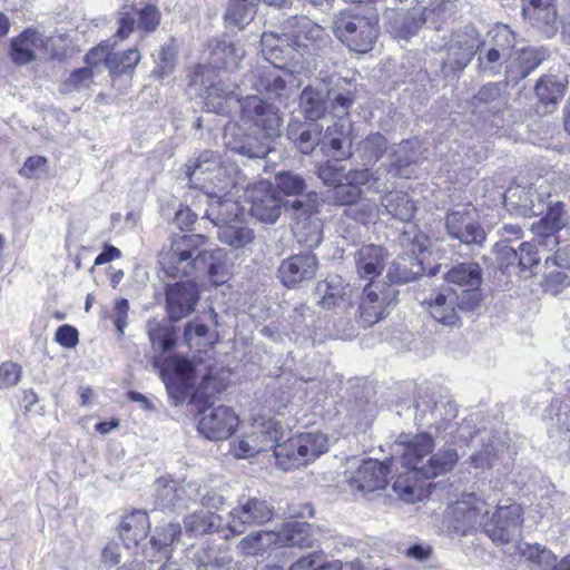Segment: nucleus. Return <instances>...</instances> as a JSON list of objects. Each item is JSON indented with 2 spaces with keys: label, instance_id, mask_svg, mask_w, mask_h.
Listing matches in <instances>:
<instances>
[{
  "label": "nucleus",
  "instance_id": "nucleus-27",
  "mask_svg": "<svg viewBox=\"0 0 570 570\" xmlns=\"http://www.w3.org/2000/svg\"><path fill=\"white\" fill-rule=\"evenodd\" d=\"M318 266L316 255L312 253L296 254L284 259L278 267V277L286 287H295L311 281Z\"/></svg>",
  "mask_w": 570,
  "mask_h": 570
},
{
  "label": "nucleus",
  "instance_id": "nucleus-25",
  "mask_svg": "<svg viewBox=\"0 0 570 570\" xmlns=\"http://www.w3.org/2000/svg\"><path fill=\"white\" fill-rule=\"evenodd\" d=\"M430 315L440 324L454 326L459 323L461 295L452 287H442L424 298Z\"/></svg>",
  "mask_w": 570,
  "mask_h": 570
},
{
  "label": "nucleus",
  "instance_id": "nucleus-12",
  "mask_svg": "<svg viewBox=\"0 0 570 570\" xmlns=\"http://www.w3.org/2000/svg\"><path fill=\"white\" fill-rule=\"evenodd\" d=\"M443 278L448 284L456 285L461 288V309L469 312L475 309L482 299L480 285L483 279L481 266L475 262H462L453 265Z\"/></svg>",
  "mask_w": 570,
  "mask_h": 570
},
{
  "label": "nucleus",
  "instance_id": "nucleus-11",
  "mask_svg": "<svg viewBox=\"0 0 570 570\" xmlns=\"http://www.w3.org/2000/svg\"><path fill=\"white\" fill-rule=\"evenodd\" d=\"M262 53L265 61L284 69V73L294 76L305 70L303 53L297 52L291 39L283 36V30L264 32L261 38Z\"/></svg>",
  "mask_w": 570,
  "mask_h": 570
},
{
  "label": "nucleus",
  "instance_id": "nucleus-23",
  "mask_svg": "<svg viewBox=\"0 0 570 570\" xmlns=\"http://www.w3.org/2000/svg\"><path fill=\"white\" fill-rule=\"evenodd\" d=\"M414 234L411 254L406 256H399L396 261L387 269V278L391 283H409L415 281L423 274L424 268L421 262L414 257L416 250L423 249V240L425 239L422 234L416 232L415 227H411L410 232H404L401 240L407 239V235Z\"/></svg>",
  "mask_w": 570,
  "mask_h": 570
},
{
  "label": "nucleus",
  "instance_id": "nucleus-33",
  "mask_svg": "<svg viewBox=\"0 0 570 570\" xmlns=\"http://www.w3.org/2000/svg\"><path fill=\"white\" fill-rule=\"evenodd\" d=\"M224 158L216 151L204 150L197 157L189 158L184 166L185 176L190 187L197 188L204 185V177H207L216 170Z\"/></svg>",
  "mask_w": 570,
  "mask_h": 570
},
{
  "label": "nucleus",
  "instance_id": "nucleus-35",
  "mask_svg": "<svg viewBox=\"0 0 570 570\" xmlns=\"http://www.w3.org/2000/svg\"><path fill=\"white\" fill-rule=\"evenodd\" d=\"M150 521L146 511L135 510L126 514L119 524V534L127 548H136L146 539Z\"/></svg>",
  "mask_w": 570,
  "mask_h": 570
},
{
  "label": "nucleus",
  "instance_id": "nucleus-59",
  "mask_svg": "<svg viewBox=\"0 0 570 570\" xmlns=\"http://www.w3.org/2000/svg\"><path fill=\"white\" fill-rule=\"evenodd\" d=\"M176 51L171 43H166L154 55L156 67L153 75L163 79L169 76L175 68Z\"/></svg>",
  "mask_w": 570,
  "mask_h": 570
},
{
  "label": "nucleus",
  "instance_id": "nucleus-63",
  "mask_svg": "<svg viewBox=\"0 0 570 570\" xmlns=\"http://www.w3.org/2000/svg\"><path fill=\"white\" fill-rule=\"evenodd\" d=\"M361 189L351 186L346 180H342L328 191L327 199L336 205H353L361 196Z\"/></svg>",
  "mask_w": 570,
  "mask_h": 570
},
{
  "label": "nucleus",
  "instance_id": "nucleus-58",
  "mask_svg": "<svg viewBox=\"0 0 570 570\" xmlns=\"http://www.w3.org/2000/svg\"><path fill=\"white\" fill-rule=\"evenodd\" d=\"M346 216L367 224L374 222L379 217L380 208L377 204L371 199L355 200V203L345 208Z\"/></svg>",
  "mask_w": 570,
  "mask_h": 570
},
{
  "label": "nucleus",
  "instance_id": "nucleus-64",
  "mask_svg": "<svg viewBox=\"0 0 570 570\" xmlns=\"http://www.w3.org/2000/svg\"><path fill=\"white\" fill-rule=\"evenodd\" d=\"M181 534V528L178 523H167L156 528L155 535L150 539V544L156 550L173 544Z\"/></svg>",
  "mask_w": 570,
  "mask_h": 570
},
{
  "label": "nucleus",
  "instance_id": "nucleus-49",
  "mask_svg": "<svg viewBox=\"0 0 570 570\" xmlns=\"http://www.w3.org/2000/svg\"><path fill=\"white\" fill-rule=\"evenodd\" d=\"M275 531H257L244 537L237 548L243 554L258 556L269 546L275 544Z\"/></svg>",
  "mask_w": 570,
  "mask_h": 570
},
{
  "label": "nucleus",
  "instance_id": "nucleus-45",
  "mask_svg": "<svg viewBox=\"0 0 570 570\" xmlns=\"http://www.w3.org/2000/svg\"><path fill=\"white\" fill-rule=\"evenodd\" d=\"M326 91L314 87H306L299 96V107L304 116L314 121L320 119L326 110Z\"/></svg>",
  "mask_w": 570,
  "mask_h": 570
},
{
  "label": "nucleus",
  "instance_id": "nucleus-5",
  "mask_svg": "<svg viewBox=\"0 0 570 570\" xmlns=\"http://www.w3.org/2000/svg\"><path fill=\"white\" fill-rule=\"evenodd\" d=\"M245 200L249 204V214L263 223L274 224L285 206L286 210L293 212L295 219L308 218L314 213V205L302 200L292 202L288 207L283 204L282 198L269 181L261 180L247 187Z\"/></svg>",
  "mask_w": 570,
  "mask_h": 570
},
{
  "label": "nucleus",
  "instance_id": "nucleus-13",
  "mask_svg": "<svg viewBox=\"0 0 570 570\" xmlns=\"http://www.w3.org/2000/svg\"><path fill=\"white\" fill-rule=\"evenodd\" d=\"M523 523V509L517 503L499 505L489 518H484V533L498 544H507L520 535Z\"/></svg>",
  "mask_w": 570,
  "mask_h": 570
},
{
  "label": "nucleus",
  "instance_id": "nucleus-50",
  "mask_svg": "<svg viewBox=\"0 0 570 570\" xmlns=\"http://www.w3.org/2000/svg\"><path fill=\"white\" fill-rule=\"evenodd\" d=\"M535 95L543 104H557L566 92V83L556 76H544L534 88Z\"/></svg>",
  "mask_w": 570,
  "mask_h": 570
},
{
  "label": "nucleus",
  "instance_id": "nucleus-26",
  "mask_svg": "<svg viewBox=\"0 0 570 570\" xmlns=\"http://www.w3.org/2000/svg\"><path fill=\"white\" fill-rule=\"evenodd\" d=\"M50 38L32 28H27L11 39L9 57L16 66H24L38 59L39 52H46Z\"/></svg>",
  "mask_w": 570,
  "mask_h": 570
},
{
  "label": "nucleus",
  "instance_id": "nucleus-61",
  "mask_svg": "<svg viewBox=\"0 0 570 570\" xmlns=\"http://www.w3.org/2000/svg\"><path fill=\"white\" fill-rule=\"evenodd\" d=\"M518 267L521 273L530 272L531 275L538 274L540 257L538 255L537 246L534 243H521L519 245Z\"/></svg>",
  "mask_w": 570,
  "mask_h": 570
},
{
  "label": "nucleus",
  "instance_id": "nucleus-16",
  "mask_svg": "<svg viewBox=\"0 0 570 570\" xmlns=\"http://www.w3.org/2000/svg\"><path fill=\"white\" fill-rule=\"evenodd\" d=\"M275 138L256 129L253 134H246L235 124L226 126L224 134L225 144L232 151L252 159L265 158L273 150Z\"/></svg>",
  "mask_w": 570,
  "mask_h": 570
},
{
  "label": "nucleus",
  "instance_id": "nucleus-52",
  "mask_svg": "<svg viewBox=\"0 0 570 570\" xmlns=\"http://www.w3.org/2000/svg\"><path fill=\"white\" fill-rule=\"evenodd\" d=\"M147 334L154 347L167 352L175 346L176 335L171 326L163 325L156 320L147 323Z\"/></svg>",
  "mask_w": 570,
  "mask_h": 570
},
{
  "label": "nucleus",
  "instance_id": "nucleus-14",
  "mask_svg": "<svg viewBox=\"0 0 570 570\" xmlns=\"http://www.w3.org/2000/svg\"><path fill=\"white\" fill-rule=\"evenodd\" d=\"M237 101L245 124H250L256 130L266 132L267 137H279L283 120L274 106L266 104L257 95L237 98Z\"/></svg>",
  "mask_w": 570,
  "mask_h": 570
},
{
  "label": "nucleus",
  "instance_id": "nucleus-3",
  "mask_svg": "<svg viewBox=\"0 0 570 570\" xmlns=\"http://www.w3.org/2000/svg\"><path fill=\"white\" fill-rule=\"evenodd\" d=\"M416 4L407 10H401L390 16L387 31L396 40L409 41L426 24L430 29L424 39L430 43V37L443 31L451 12L445 0H415Z\"/></svg>",
  "mask_w": 570,
  "mask_h": 570
},
{
  "label": "nucleus",
  "instance_id": "nucleus-7",
  "mask_svg": "<svg viewBox=\"0 0 570 570\" xmlns=\"http://www.w3.org/2000/svg\"><path fill=\"white\" fill-rule=\"evenodd\" d=\"M328 451V438L321 431L303 432L276 448L277 464L291 470L313 462Z\"/></svg>",
  "mask_w": 570,
  "mask_h": 570
},
{
  "label": "nucleus",
  "instance_id": "nucleus-54",
  "mask_svg": "<svg viewBox=\"0 0 570 570\" xmlns=\"http://www.w3.org/2000/svg\"><path fill=\"white\" fill-rule=\"evenodd\" d=\"M396 295L397 292L392 286L384 287L372 281L364 287L360 304H380L387 307L396 298Z\"/></svg>",
  "mask_w": 570,
  "mask_h": 570
},
{
  "label": "nucleus",
  "instance_id": "nucleus-51",
  "mask_svg": "<svg viewBox=\"0 0 570 570\" xmlns=\"http://www.w3.org/2000/svg\"><path fill=\"white\" fill-rule=\"evenodd\" d=\"M439 395L429 389L420 391L415 401L416 417L425 420L430 425L438 424Z\"/></svg>",
  "mask_w": 570,
  "mask_h": 570
},
{
  "label": "nucleus",
  "instance_id": "nucleus-62",
  "mask_svg": "<svg viewBox=\"0 0 570 570\" xmlns=\"http://www.w3.org/2000/svg\"><path fill=\"white\" fill-rule=\"evenodd\" d=\"M184 336L189 346L199 343L213 345L216 341V332H210L203 323H188L185 327Z\"/></svg>",
  "mask_w": 570,
  "mask_h": 570
},
{
  "label": "nucleus",
  "instance_id": "nucleus-19",
  "mask_svg": "<svg viewBox=\"0 0 570 570\" xmlns=\"http://www.w3.org/2000/svg\"><path fill=\"white\" fill-rule=\"evenodd\" d=\"M469 207L451 209L444 217V226L452 239L465 245H482L487 238L483 227L471 216Z\"/></svg>",
  "mask_w": 570,
  "mask_h": 570
},
{
  "label": "nucleus",
  "instance_id": "nucleus-38",
  "mask_svg": "<svg viewBox=\"0 0 570 570\" xmlns=\"http://www.w3.org/2000/svg\"><path fill=\"white\" fill-rule=\"evenodd\" d=\"M416 140L406 139L399 144L391 154L390 171L394 176L411 178L413 175L412 165L416 163Z\"/></svg>",
  "mask_w": 570,
  "mask_h": 570
},
{
  "label": "nucleus",
  "instance_id": "nucleus-4",
  "mask_svg": "<svg viewBox=\"0 0 570 570\" xmlns=\"http://www.w3.org/2000/svg\"><path fill=\"white\" fill-rule=\"evenodd\" d=\"M207 237L200 234L174 236L158 254L160 271L168 277H198L205 266Z\"/></svg>",
  "mask_w": 570,
  "mask_h": 570
},
{
  "label": "nucleus",
  "instance_id": "nucleus-8",
  "mask_svg": "<svg viewBox=\"0 0 570 570\" xmlns=\"http://www.w3.org/2000/svg\"><path fill=\"white\" fill-rule=\"evenodd\" d=\"M377 17L342 11L334 20V33L350 50L365 53L372 49L377 36Z\"/></svg>",
  "mask_w": 570,
  "mask_h": 570
},
{
  "label": "nucleus",
  "instance_id": "nucleus-32",
  "mask_svg": "<svg viewBox=\"0 0 570 570\" xmlns=\"http://www.w3.org/2000/svg\"><path fill=\"white\" fill-rule=\"evenodd\" d=\"M153 365L159 371L161 380L168 390H171L174 386L187 385L194 373L191 362L178 355L168 357L163 363L155 358Z\"/></svg>",
  "mask_w": 570,
  "mask_h": 570
},
{
  "label": "nucleus",
  "instance_id": "nucleus-29",
  "mask_svg": "<svg viewBox=\"0 0 570 570\" xmlns=\"http://www.w3.org/2000/svg\"><path fill=\"white\" fill-rule=\"evenodd\" d=\"M509 102L507 85L489 82L484 85L472 98L473 111L481 115H498L502 112Z\"/></svg>",
  "mask_w": 570,
  "mask_h": 570
},
{
  "label": "nucleus",
  "instance_id": "nucleus-41",
  "mask_svg": "<svg viewBox=\"0 0 570 570\" xmlns=\"http://www.w3.org/2000/svg\"><path fill=\"white\" fill-rule=\"evenodd\" d=\"M387 150V140L381 132H372L361 140L355 149L364 166L376 164Z\"/></svg>",
  "mask_w": 570,
  "mask_h": 570
},
{
  "label": "nucleus",
  "instance_id": "nucleus-42",
  "mask_svg": "<svg viewBox=\"0 0 570 570\" xmlns=\"http://www.w3.org/2000/svg\"><path fill=\"white\" fill-rule=\"evenodd\" d=\"M537 196L530 188L522 186L510 187L504 194L505 205L522 216H533L538 214L534 204Z\"/></svg>",
  "mask_w": 570,
  "mask_h": 570
},
{
  "label": "nucleus",
  "instance_id": "nucleus-39",
  "mask_svg": "<svg viewBox=\"0 0 570 570\" xmlns=\"http://www.w3.org/2000/svg\"><path fill=\"white\" fill-rule=\"evenodd\" d=\"M311 525L306 522L289 521L275 532V544L284 547H312L313 540L309 535Z\"/></svg>",
  "mask_w": 570,
  "mask_h": 570
},
{
  "label": "nucleus",
  "instance_id": "nucleus-31",
  "mask_svg": "<svg viewBox=\"0 0 570 570\" xmlns=\"http://www.w3.org/2000/svg\"><path fill=\"white\" fill-rule=\"evenodd\" d=\"M386 261V253L382 246L368 244L363 245L354 253V263L357 275L361 278L372 282L377 277Z\"/></svg>",
  "mask_w": 570,
  "mask_h": 570
},
{
  "label": "nucleus",
  "instance_id": "nucleus-17",
  "mask_svg": "<svg viewBox=\"0 0 570 570\" xmlns=\"http://www.w3.org/2000/svg\"><path fill=\"white\" fill-rule=\"evenodd\" d=\"M274 515V508L266 500L243 498L229 512L228 528L234 534H242L247 525H262Z\"/></svg>",
  "mask_w": 570,
  "mask_h": 570
},
{
  "label": "nucleus",
  "instance_id": "nucleus-34",
  "mask_svg": "<svg viewBox=\"0 0 570 570\" xmlns=\"http://www.w3.org/2000/svg\"><path fill=\"white\" fill-rule=\"evenodd\" d=\"M238 175L237 166L228 159H224L214 174L209 175L208 178L204 177V185H199L197 188L205 190L207 196L229 194L230 189L237 184Z\"/></svg>",
  "mask_w": 570,
  "mask_h": 570
},
{
  "label": "nucleus",
  "instance_id": "nucleus-40",
  "mask_svg": "<svg viewBox=\"0 0 570 570\" xmlns=\"http://www.w3.org/2000/svg\"><path fill=\"white\" fill-rule=\"evenodd\" d=\"M381 204L389 215L400 222L409 223L414 217L415 206L406 193L390 191L382 197Z\"/></svg>",
  "mask_w": 570,
  "mask_h": 570
},
{
  "label": "nucleus",
  "instance_id": "nucleus-15",
  "mask_svg": "<svg viewBox=\"0 0 570 570\" xmlns=\"http://www.w3.org/2000/svg\"><path fill=\"white\" fill-rule=\"evenodd\" d=\"M284 430L279 422L273 419L255 420L252 431L238 442V450L242 456H253L259 452L274 450L283 445Z\"/></svg>",
  "mask_w": 570,
  "mask_h": 570
},
{
  "label": "nucleus",
  "instance_id": "nucleus-9",
  "mask_svg": "<svg viewBox=\"0 0 570 570\" xmlns=\"http://www.w3.org/2000/svg\"><path fill=\"white\" fill-rule=\"evenodd\" d=\"M488 514V502L474 493H468L444 510L442 525L449 532L465 535L476 525L482 527Z\"/></svg>",
  "mask_w": 570,
  "mask_h": 570
},
{
  "label": "nucleus",
  "instance_id": "nucleus-37",
  "mask_svg": "<svg viewBox=\"0 0 570 570\" xmlns=\"http://www.w3.org/2000/svg\"><path fill=\"white\" fill-rule=\"evenodd\" d=\"M287 136L305 155H309L316 146L322 145V127L314 121L291 124Z\"/></svg>",
  "mask_w": 570,
  "mask_h": 570
},
{
  "label": "nucleus",
  "instance_id": "nucleus-46",
  "mask_svg": "<svg viewBox=\"0 0 570 570\" xmlns=\"http://www.w3.org/2000/svg\"><path fill=\"white\" fill-rule=\"evenodd\" d=\"M514 35L505 24H497L490 29L483 41H480L483 48H494L503 56L510 58L514 47Z\"/></svg>",
  "mask_w": 570,
  "mask_h": 570
},
{
  "label": "nucleus",
  "instance_id": "nucleus-18",
  "mask_svg": "<svg viewBox=\"0 0 570 570\" xmlns=\"http://www.w3.org/2000/svg\"><path fill=\"white\" fill-rule=\"evenodd\" d=\"M282 72L283 68L265 61L245 75L243 86L264 94L269 99L282 100L286 97V82Z\"/></svg>",
  "mask_w": 570,
  "mask_h": 570
},
{
  "label": "nucleus",
  "instance_id": "nucleus-36",
  "mask_svg": "<svg viewBox=\"0 0 570 570\" xmlns=\"http://www.w3.org/2000/svg\"><path fill=\"white\" fill-rule=\"evenodd\" d=\"M228 195L229 194H217L208 196L210 202L205 215L218 228L238 220L240 206Z\"/></svg>",
  "mask_w": 570,
  "mask_h": 570
},
{
  "label": "nucleus",
  "instance_id": "nucleus-43",
  "mask_svg": "<svg viewBox=\"0 0 570 570\" xmlns=\"http://www.w3.org/2000/svg\"><path fill=\"white\" fill-rule=\"evenodd\" d=\"M184 489L174 480L158 479L154 484V503L157 509L176 507L183 500Z\"/></svg>",
  "mask_w": 570,
  "mask_h": 570
},
{
  "label": "nucleus",
  "instance_id": "nucleus-60",
  "mask_svg": "<svg viewBox=\"0 0 570 570\" xmlns=\"http://www.w3.org/2000/svg\"><path fill=\"white\" fill-rule=\"evenodd\" d=\"M139 61V51L137 49H129L119 53H112L108 60V68L111 72L125 73L131 71Z\"/></svg>",
  "mask_w": 570,
  "mask_h": 570
},
{
  "label": "nucleus",
  "instance_id": "nucleus-56",
  "mask_svg": "<svg viewBox=\"0 0 570 570\" xmlns=\"http://www.w3.org/2000/svg\"><path fill=\"white\" fill-rule=\"evenodd\" d=\"M289 570H342V561H326L322 552H313L298 559Z\"/></svg>",
  "mask_w": 570,
  "mask_h": 570
},
{
  "label": "nucleus",
  "instance_id": "nucleus-21",
  "mask_svg": "<svg viewBox=\"0 0 570 570\" xmlns=\"http://www.w3.org/2000/svg\"><path fill=\"white\" fill-rule=\"evenodd\" d=\"M166 311L171 321H179L194 312L199 292L191 281L168 284L165 289Z\"/></svg>",
  "mask_w": 570,
  "mask_h": 570
},
{
  "label": "nucleus",
  "instance_id": "nucleus-28",
  "mask_svg": "<svg viewBox=\"0 0 570 570\" xmlns=\"http://www.w3.org/2000/svg\"><path fill=\"white\" fill-rule=\"evenodd\" d=\"M353 127L348 119H338L326 127L322 135V149L336 160L352 156Z\"/></svg>",
  "mask_w": 570,
  "mask_h": 570
},
{
  "label": "nucleus",
  "instance_id": "nucleus-10",
  "mask_svg": "<svg viewBox=\"0 0 570 570\" xmlns=\"http://www.w3.org/2000/svg\"><path fill=\"white\" fill-rule=\"evenodd\" d=\"M283 36L291 39L297 52L309 56L317 55L325 49L331 39L325 30L304 16H294L281 23Z\"/></svg>",
  "mask_w": 570,
  "mask_h": 570
},
{
  "label": "nucleus",
  "instance_id": "nucleus-1",
  "mask_svg": "<svg viewBox=\"0 0 570 570\" xmlns=\"http://www.w3.org/2000/svg\"><path fill=\"white\" fill-rule=\"evenodd\" d=\"M244 58V50L225 40L216 41L210 51V66H198L191 73L189 86L204 96L208 111L225 112L226 104L234 98L236 85L228 82L215 69L233 71Z\"/></svg>",
  "mask_w": 570,
  "mask_h": 570
},
{
  "label": "nucleus",
  "instance_id": "nucleus-20",
  "mask_svg": "<svg viewBox=\"0 0 570 570\" xmlns=\"http://www.w3.org/2000/svg\"><path fill=\"white\" fill-rule=\"evenodd\" d=\"M238 425V417L233 410L225 405L207 407L202 412L197 429L208 440L229 438Z\"/></svg>",
  "mask_w": 570,
  "mask_h": 570
},
{
  "label": "nucleus",
  "instance_id": "nucleus-53",
  "mask_svg": "<svg viewBox=\"0 0 570 570\" xmlns=\"http://www.w3.org/2000/svg\"><path fill=\"white\" fill-rule=\"evenodd\" d=\"M218 517L205 510H199L185 519V531L190 535H202L216 528Z\"/></svg>",
  "mask_w": 570,
  "mask_h": 570
},
{
  "label": "nucleus",
  "instance_id": "nucleus-57",
  "mask_svg": "<svg viewBox=\"0 0 570 570\" xmlns=\"http://www.w3.org/2000/svg\"><path fill=\"white\" fill-rule=\"evenodd\" d=\"M275 184L287 196L302 195L307 187L306 180L299 174L289 170L277 173Z\"/></svg>",
  "mask_w": 570,
  "mask_h": 570
},
{
  "label": "nucleus",
  "instance_id": "nucleus-6",
  "mask_svg": "<svg viewBox=\"0 0 570 570\" xmlns=\"http://www.w3.org/2000/svg\"><path fill=\"white\" fill-rule=\"evenodd\" d=\"M430 47L433 51L446 49L442 72L448 77L451 72L462 71L471 62L480 48L479 32L472 24L452 31L449 39L445 32H438L430 37Z\"/></svg>",
  "mask_w": 570,
  "mask_h": 570
},
{
  "label": "nucleus",
  "instance_id": "nucleus-47",
  "mask_svg": "<svg viewBox=\"0 0 570 570\" xmlns=\"http://www.w3.org/2000/svg\"><path fill=\"white\" fill-rule=\"evenodd\" d=\"M218 239L234 248H240L249 244L254 238V233L240 220H235L225 226H220L217 232Z\"/></svg>",
  "mask_w": 570,
  "mask_h": 570
},
{
  "label": "nucleus",
  "instance_id": "nucleus-2",
  "mask_svg": "<svg viewBox=\"0 0 570 570\" xmlns=\"http://www.w3.org/2000/svg\"><path fill=\"white\" fill-rule=\"evenodd\" d=\"M434 446V440L428 433L417 434L407 443L402 455L406 474L393 484L404 501H413L414 487L409 483L411 479L419 481L435 478L450 471L456 463L459 455L455 449H443L430 455Z\"/></svg>",
  "mask_w": 570,
  "mask_h": 570
},
{
  "label": "nucleus",
  "instance_id": "nucleus-44",
  "mask_svg": "<svg viewBox=\"0 0 570 570\" xmlns=\"http://www.w3.org/2000/svg\"><path fill=\"white\" fill-rule=\"evenodd\" d=\"M257 0H229L224 19L226 23L243 29L256 14Z\"/></svg>",
  "mask_w": 570,
  "mask_h": 570
},
{
  "label": "nucleus",
  "instance_id": "nucleus-48",
  "mask_svg": "<svg viewBox=\"0 0 570 570\" xmlns=\"http://www.w3.org/2000/svg\"><path fill=\"white\" fill-rule=\"evenodd\" d=\"M208 256L205 259V266L202 268L203 274H207L215 285L224 284L228 278V272L225 264V252L220 248L208 249Z\"/></svg>",
  "mask_w": 570,
  "mask_h": 570
},
{
  "label": "nucleus",
  "instance_id": "nucleus-55",
  "mask_svg": "<svg viewBox=\"0 0 570 570\" xmlns=\"http://www.w3.org/2000/svg\"><path fill=\"white\" fill-rule=\"evenodd\" d=\"M479 57V68L483 72H488L491 76L499 75L501 71V67L505 63L508 65L509 58L500 53L494 48H483L480 43V48L478 49Z\"/></svg>",
  "mask_w": 570,
  "mask_h": 570
},
{
  "label": "nucleus",
  "instance_id": "nucleus-22",
  "mask_svg": "<svg viewBox=\"0 0 570 570\" xmlns=\"http://www.w3.org/2000/svg\"><path fill=\"white\" fill-rule=\"evenodd\" d=\"M568 225L564 205L557 202L548 206L547 214L531 226L534 240L551 250L559 244V233Z\"/></svg>",
  "mask_w": 570,
  "mask_h": 570
},
{
  "label": "nucleus",
  "instance_id": "nucleus-24",
  "mask_svg": "<svg viewBox=\"0 0 570 570\" xmlns=\"http://www.w3.org/2000/svg\"><path fill=\"white\" fill-rule=\"evenodd\" d=\"M389 468L376 460L367 459L347 474V484L352 491L363 494L384 489L387 484Z\"/></svg>",
  "mask_w": 570,
  "mask_h": 570
},
{
  "label": "nucleus",
  "instance_id": "nucleus-30",
  "mask_svg": "<svg viewBox=\"0 0 570 570\" xmlns=\"http://www.w3.org/2000/svg\"><path fill=\"white\" fill-rule=\"evenodd\" d=\"M544 59V53L535 48L527 47L512 51L505 66L507 82L517 83L524 79Z\"/></svg>",
  "mask_w": 570,
  "mask_h": 570
}]
</instances>
